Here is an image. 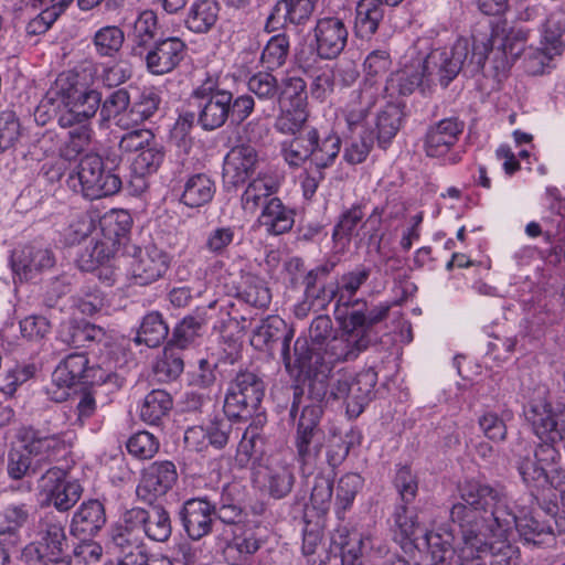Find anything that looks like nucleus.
Wrapping results in <instances>:
<instances>
[{
    "label": "nucleus",
    "instance_id": "nucleus-1",
    "mask_svg": "<svg viewBox=\"0 0 565 565\" xmlns=\"http://www.w3.org/2000/svg\"><path fill=\"white\" fill-rule=\"evenodd\" d=\"M486 44L484 41L477 42L470 60H468L469 41L467 39H458L450 47L434 49L416 65H407L392 73L386 81L384 92L391 98L407 96L424 82L427 85L440 84L447 87L460 72L466 76H475L483 65Z\"/></svg>",
    "mask_w": 565,
    "mask_h": 565
},
{
    "label": "nucleus",
    "instance_id": "nucleus-2",
    "mask_svg": "<svg viewBox=\"0 0 565 565\" xmlns=\"http://www.w3.org/2000/svg\"><path fill=\"white\" fill-rule=\"evenodd\" d=\"M460 499L478 511L488 527L502 536L513 527L526 543L542 545L554 539V527L541 512L516 515L507 494L498 488L476 480L467 481L460 489Z\"/></svg>",
    "mask_w": 565,
    "mask_h": 565
},
{
    "label": "nucleus",
    "instance_id": "nucleus-3",
    "mask_svg": "<svg viewBox=\"0 0 565 565\" xmlns=\"http://www.w3.org/2000/svg\"><path fill=\"white\" fill-rule=\"evenodd\" d=\"M524 416L542 440L534 451V458L546 469L555 466L561 459L556 444L565 440V406L551 404L546 391H542L527 403Z\"/></svg>",
    "mask_w": 565,
    "mask_h": 565
},
{
    "label": "nucleus",
    "instance_id": "nucleus-4",
    "mask_svg": "<svg viewBox=\"0 0 565 565\" xmlns=\"http://www.w3.org/2000/svg\"><path fill=\"white\" fill-rule=\"evenodd\" d=\"M392 64L391 50L385 45L370 51L365 56L364 81L359 89L352 92L344 109L345 121L351 127L359 126L365 120L375 106L381 92L379 81L391 70Z\"/></svg>",
    "mask_w": 565,
    "mask_h": 565
},
{
    "label": "nucleus",
    "instance_id": "nucleus-5",
    "mask_svg": "<svg viewBox=\"0 0 565 565\" xmlns=\"http://www.w3.org/2000/svg\"><path fill=\"white\" fill-rule=\"evenodd\" d=\"M371 277V268L359 265L354 269L344 273L338 280L335 289L331 290L329 300L335 299V316L350 317V323L361 326L369 317L384 308L383 321L388 317L392 308L391 302H380L379 305L369 307L363 298H358L356 294Z\"/></svg>",
    "mask_w": 565,
    "mask_h": 565
},
{
    "label": "nucleus",
    "instance_id": "nucleus-6",
    "mask_svg": "<svg viewBox=\"0 0 565 565\" xmlns=\"http://www.w3.org/2000/svg\"><path fill=\"white\" fill-rule=\"evenodd\" d=\"M120 161L115 151H107L105 157L95 152L84 154L76 167L82 194L96 200L119 192L122 182L116 170Z\"/></svg>",
    "mask_w": 565,
    "mask_h": 565
},
{
    "label": "nucleus",
    "instance_id": "nucleus-7",
    "mask_svg": "<svg viewBox=\"0 0 565 565\" xmlns=\"http://www.w3.org/2000/svg\"><path fill=\"white\" fill-rule=\"evenodd\" d=\"M295 367L286 370L290 376H294L301 385L303 391L307 388L308 396L305 397L307 404H320L331 391L329 376L331 366L321 358L319 352L310 348L306 338H298L294 343Z\"/></svg>",
    "mask_w": 565,
    "mask_h": 565
},
{
    "label": "nucleus",
    "instance_id": "nucleus-8",
    "mask_svg": "<svg viewBox=\"0 0 565 565\" xmlns=\"http://www.w3.org/2000/svg\"><path fill=\"white\" fill-rule=\"evenodd\" d=\"M384 310L382 308L374 312L361 326L351 324L350 317L341 316L339 320L342 323V331L324 344L323 355H321L323 361L332 367L334 363L356 359L374 341L372 329L383 321Z\"/></svg>",
    "mask_w": 565,
    "mask_h": 565
},
{
    "label": "nucleus",
    "instance_id": "nucleus-9",
    "mask_svg": "<svg viewBox=\"0 0 565 565\" xmlns=\"http://www.w3.org/2000/svg\"><path fill=\"white\" fill-rule=\"evenodd\" d=\"M198 109V124L205 131L216 130L230 118L231 92L220 87L218 78L207 76L191 93Z\"/></svg>",
    "mask_w": 565,
    "mask_h": 565
},
{
    "label": "nucleus",
    "instance_id": "nucleus-10",
    "mask_svg": "<svg viewBox=\"0 0 565 565\" xmlns=\"http://www.w3.org/2000/svg\"><path fill=\"white\" fill-rule=\"evenodd\" d=\"M265 395L263 379L252 371H239L230 382L224 401L227 417L246 420L259 408Z\"/></svg>",
    "mask_w": 565,
    "mask_h": 565
},
{
    "label": "nucleus",
    "instance_id": "nucleus-11",
    "mask_svg": "<svg viewBox=\"0 0 565 565\" xmlns=\"http://www.w3.org/2000/svg\"><path fill=\"white\" fill-rule=\"evenodd\" d=\"M377 383L374 369H365L356 374L339 373L332 382L330 397L342 399L350 417L360 416L372 399Z\"/></svg>",
    "mask_w": 565,
    "mask_h": 565
},
{
    "label": "nucleus",
    "instance_id": "nucleus-12",
    "mask_svg": "<svg viewBox=\"0 0 565 565\" xmlns=\"http://www.w3.org/2000/svg\"><path fill=\"white\" fill-rule=\"evenodd\" d=\"M52 381L60 388H70L78 383L89 384H114L120 387L116 374L105 372L99 366H89L88 358L85 353H71L65 356L55 367L52 374Z\"/></svg>",
    "mask_w": 565,
    "mask_h": 565
},
{
    "label": "nucleus",
    "instance_id": "nucleus-13",
    "mask_svg": "<svg viewBox=\"0 0 565 565\" xmlns=\"http://www.w3.org/2000/svg\"><path fill=\"white\" fill-rule=\"evenodd\" d=\"M478 511L460 499L450 509V520L457 524L461 532L462 544L459 547V565H487L483 561L484 545L480 543L481 525H479Z\"/></svg>",
    "mask_w": 565,
    "mask_h": 565
},
{
    "label": "nucleus",
    "instance_id": "nucleus-14",
    "mask_svg": "<svg viewBox=\"0 0 565 565\" xmlns=\"http://www.w3.org/2000/svg\"><path fill=\"white\" fill-rule=\"evenodd\" d=\"M66 436V433L44 426H23L17 434L22 448L36 460V463H51L65 454L71 448V441Z\"/></svg>",
    "mask_w": 565,
    "mask_h": 565
},
{
    "label": "nucleus",
    "instance_id": "nucleus-15",
    "mask_svg": "<svg viewBox=\"0 0 565 565\" xmlns=\"http://www.w3.org/2000/svg\"><path fill=\"white\" fill-rule=\"evenodd\" d=\"M109 537L111 547L122 564L138 565L143 562L147 545L139 529V521L135 520L130 509L122 512L111 526Z\"/></svg>",
    "mask_w": 565,
    "mask_h": 565
},
{
    "label": "nucleus",
    "instance_id": "nucleus-16",
    "mask_svg": "<svg viewBox=\"0 0 565 565\" xmlns=\"http://www.w3.org/2000/svg\"><path fill=\"white\" fill-rule=\"evenodd\" d=\"M465 129V122L457 117L439 120L428 127L424 150L428 157L443 158L448 164L461 161V152L455 150L456 145Z\"/></svg>",
    "mask_w": 565,
    "mask_h": 565
},
{
    "label": "nucleus",
    "instance_id": "nucleus-17",
    "mask_svg": "<svg viewBox=\"0 0 565 565\" xmlns=\"http://www.w3.org/2000/svg\"><path fill=\"white\" fill-rule=\"evenodd\" d=\"M97 72L98 66L95 63L85 61L73 70L60 73L46 92L44 99L52 105L61 103L68 107L74 100H78L87 87L94 84Z\"/></svg>",
    "mask_w": 565,
    "mask_h": 565
},
{
    "label": "nucleus",
    "instance_id": "nucleus-18",
    "mask_svg": "<svg viewBox=\"0 0 565 565\" xmlns=\"http://www.w3.org/2000/svg\"><path fill=\"white\" fill-rule=\"evenodd\" d=\"M39 489L44 497V503L53 505L58 512L70 511L83 493L81 483L67 479V471L58 467H51L42 475Z\"/></svg>",
    "mask_w": 565,
    "mask_h": 565
},
{
    "label": "nucleus",
    "instance_id": "nucleus-19",
    "mask_svg": "<svg viewBox=\"0 0 565 565\" xmlns=\"http://www.w3.org/2000/svg\"><path fill=\"white\" fill-rule=\"evenodd\" d=\"M294 338V330L278 316H268L253 330L250 344L258 351L270 352L274 345L281 341V359L286 370L295 367L294 351H290V343Z\"/></svg>",
    "mask_w": 565,
    "mask_h": 565
},
{
    "label": "nucleus",
    "instance_id": "nucleus-20",
    "mask_svg": "<svg viewBox=\"0 0 565 565\" xmlns=\"http://www.w3.org/2000/svg\"><path fill=\"white\" fill-rule=\"evenodd\" d=\"M30 515V507L25 503L9 504L0 512V565H7L10 554L22 545V530Z\"/></svg>",
    "mask_w": 565,
    "mask_h": 565
},
{
    "label": "nucleus",
    "instance_id": "nucleus-21",
    "mask_svg": "<svg viewBox=\"0 0 565 565\" xmlns=\"http://www.w3.org/2000/svg\"><path fill=\"white\" fill-rule=\"evenodd\" d=\"M177 480V467L172 461H154L141 472V478L136 489L137 498L147 504H152L158 498L167 494L173 488Z\"/></svg>",
    "mask_w": 565,
    "mask_h": 565
},
{
    "label": "nucleus",
    "instance_id": "nucleus-22",
    "mask_svg": "<svg viewBox=\"0 0 565 565\" xmlns=\"http://www.w3.org/2000/svg\"><path fill=\"white\" fill-rule=\"evenodd\" d=\"M170 265L171 256L157 245L138 247L130 266L132 280L139 286L153 284L166 275Z\"/></svg>",
    "mask_w": 565,
    "mask_h": 565
},
{
    "label": "nucleus",
    "instance_id": "nucleus-23",
    "mask_svg": "<svg viewBox=\"0 0 565 565\" xmlns=\"http://www.w3.org/2000/svg\"><path fill=\"white\" fill-rule=\"evenodd\" d=\"M313 35L317 55L322 60H333L345 49L349 31L342 18L328 15L317 20Z\"/></svg>",
    "mask_w": 565,
    "mask_h": 565
},
{
    "label": "nucleus",
    "instance_id": "nucleus-24",
    "mask_svg": "<svg viewBox=\"0 0 565 565\" xmlns=\"http://www.w3.org/2000/svg\"><path fill=\"white\" fill-rule=\"evenodd\" d=\"M186 54V44L178 36L157 40L140 56L152 75H166L175 70Z\"/></svg>",
    "mask_w": 565,
    "mask_h": 565
},
{
    "label": "nucleus",
    "instance_id": "nucleus-25",
    "mask_svg": "<svg viewBox=\"0 0 565 565\" xmlns=\"http://www.w3.org/2000/svg\"><path fill=\"white\" fill-rule=\"evenodd\" d=\"M259 154L255 146L241 143L226 154L223 166V180L226 186L244 184L256 171Z\"/></svg>",
    "mask_w": 565,
    "mask_h": 565
},
{
    "label": "nucleus",
    "instance_id": "nucleus-26",
    "mask_svg": "<svg viewBox=\"0 0 565 565\" xmlns=\"http://www.w3.org/2000/svg\"><path fill=\"white\" fill-rule=\"evenodd\" d=\"M66 545L65 523L46 513L40 521L39 539L26 544L21 556L32 558L41 556V553L64 552Z\"/></svg>",
    "mask_w": 565,
    "mask_h": 565
},
{
    "label": "nucleus",
    "instance_id": "nucleus-27",
    "mask_svg": "<svg viewBox=\"0 0 565 565\" xmlns=\"http://www.w3.org/2000/svg\"><path fill=\"white\" fill-rule=\"evenodd\" d=\"M216 505L205 498L186 500L179 511V516L188 536L194 541L209 535L212 531Z\"/></svg>",
    "mask_w": 565,
    "mask_h": 565
},
{
    "label": "nucleus",
    "instance_id": "nucleus-28",
    "mask_svg": "<svg viewBox=\"0 0 565 565\" xmlns=\"http://www.w3.org/2000/svg\"><path fill=\"white\" fill-rule=\"evenodd\" d=\"M53 265L54 257L51 250L33 244L15 248L11 255L12 270L20 280H29Z\"/></svg>",
    "mask_w": 565,
    "mask_h": 565
},
{
    "label": "nucleus",
    "instance_id": "nucleus-29",
    "mask_svg": "<svg viewBox=\"0 0 565 565\" xmlns=\"http://www.w3.org/2000/svg\"><path fill=\"white\" fill-rule=\"evenodd\" d=\"M145 509L134 507L130 509L135 520L139 521V529L143 537L158 543L167 542L172 534V523L169 512L161 504H149Z\"/></svg>",
    "mask_w": 565,
    "mask_h": 565
},
{
    "label": "nucleus",
    "instance_id": "nucleus-30",
    "mask_svg": "<svg viewBox=\"0 0 565 565\" xmlns=\"http://www.w3.org/2000/svg\"><path fill=\"white\" fill-rule=\"evenodd\" d=\"M483 518L477 515L479 525H481L480 543L484 545L482 555L491 556L490 565H516L519 561V548L508 541V534L499 536L497 531L488 527Z\"/></svg>",
    "mask_w": 565,
    "mask_h": 565
},
{
    "label": "nucleus",
    "instance_id": "nucleus-31",
    "mask_svg": "<svg viewBox=\"0 0 565 565\" xmlns=\"http://www.w3.org/2000/svg\"><path fill=\"white\" fill-rule=\"evenodd\" d=\"M106 524V513L98 500L83 502L75 511L71 521V533L86 539L96 535Z\"/></svg>",
    "mask_w": 565,
    "mask_h": 565
},
{
    "label": "nucleus",
    "instance_id": "nucleus-32",
    "mask_svg": "<svg viewBox=\"0 0 565 565\" xmlns=\"http://www.w3.org/2000/svg\"><path fill=\"white\" fill-rule=\"evenodd\" d=\"M322 415V405L305 403L303 390L295 386L289 411V418L296 428L295 433L324 431L320 425Z\"/></svg>",
    "mask_w": 565,
    "mask_h": 565
},
{
    "label": "nucleus",
    "instance_id": "nucleus-33",
    "mask_svg": "<svg viewBox=\"0 0 565 565\" xmlns=\"http://www.w3.org/2000/svg\"><path fill=\"white\" fill-rule=\"evenodd\" d=\"M543 47H527L524 57L525 71L531 75L543 74L545 67L554 56L559 55L563 50L561 38L548 31L547 21L544 24Z\"/></svg>",
    "mask_w": 565,
    "mask_h": 565
},
{
    "label": "nucleus",
    "instance_id": "nucleus-34",
    "mask_svg": "<svg viewBox=\"0 0 565 565\" xmlns=\"http://www.w3.org/2000/svg\"><path fill=\"white\" fill-rule=\"evenodd\" d=\"M158 17L152 10H145L138 14L128 32L134 56H142L158 40Z\"/></svg>",
    "mask_w": 565,
    "mask_h": 565
},
{
    "label": "nucleus",
    "instance_id": "nucleus-35",
    "mask_svg": "<svg viewBox=\"0 0 565 565\" xmlns=\"http://www.w3.org/2000/svg\"><path fill=\"white\" fill-rule=\"evenodd\" d=\"M103 99L102 93L97 88L87 87V89L74 100L58 118L61 127H73L76 124H89V120L100 108Z\"/></svg>",
    "mask_w": 565,
    "mask_h": 565
},
{
    "label": "nucleus",
    "instance_id": "nucleus-36",
    "mask_svg": "<svg viewBox=\"0 0 565 565\" xmlns=\"http://www.w3.org/2000/svg\"><path fill=\"white\" fill-rule=\"evenodd\" d=\"M262 419L252 423L244 431L238 444L235 461L241 468H255L259 465L265 452V440L260 435Z\"/></svg>",
    "mask_w": 565,
    "mask_h": 565
},
{
    "label": "nucleus",
    "instance_id": "nucleus-37",
    "mask_svg": "<svg viewBox=\"0 0 565 565\" xmlns=\"http://www.w3.org/2000/svg\"><path fill=\"white\" fill-rule=\"evenodd\" d=\"M265 480L268 493L274 499L287 497L295 483V473L292 465L271 458L265 467Z\"/></svg>",
    "mask_w": 565,
    "mask_h": 565
},
{
    "label": "nucleus",
    "instance_id": "nucleus-38",
    "mask_svg": "<svg viewBox=\"0 0 565 565\" xmlns=\"http://www.w3.org/2000/svg\"><path fill=\"white\" fill-rule=\"evenodd\" d=\"M258 222L271 235L289 232L295 223V212L286 206L279 198H271L263 207Z\"/></svg>",
    "mask_w": 565,
    "mask_h": 565
},
{
    "label": "nucleus",
    "instance_id": "nucleus-39",
    "mask_svg": "<svg viewBox=\"0 0 565 565\" xmlns=\"http://www.w3.org/2000/svg\"><path fill=\"white\" fill-rule=\"evenodd\" d=\"M306 140L311 147V160L319 169H324L333 164L341 150V139L335 134H327L321 137L316 128L310 129L306 135Z\"/></svg>",
    "mask_w": 565,
    "mask_h": 565
},
{
    "label": "nucleus",
    "instance_id": "nucleus-40",
    "mask_svg": "<svg viewBox=\"0 0 565 565\" xmlns=\"http://www.w3.org/2000/svg\"><path fill=\"white\" fill-rule=\"evenodd\" d=\"M161 98L153 88H145L134 102L127 114L120 116L116 125L128 130L140 125L154 115L160 105Z\"/></svg>",
    "mask_w": 565,
    "mask_h": 565
},
{
    "label": "nucleus",
    "instance_id": "nucleus-41",
    "mask_svg": "<svg viewBox=\"0 0 565 565\" xmlns=\"http://www.w3.org/2000/svg\"><path fill=\"white\" fill-rule=\"evenodd\" d=\"M316 4L308 0H279L268 17L267 25L301 24L311 17Z\"/></svg>",
    "mask_w": 565,
    "mask_h": 565
},
{
    "label": "nucleus",
    "instance_id": "nucleus-42",
    "mask_svg": "<svg viewBox=\"0 0 565 565\" xmlns=\"http://www.w3.org/2000/svg\"><path fill=\"white\" fill-rule=\"evenodd\" d=\"M182 188L180 202L189 207H201L211 202L215 194L214 181L205 173L186 177Z\"/></svg>",
    "mask_w": 565,
    "mask_h": 565
},
{
    "label": "nucleus",
    "instance_id": "nucleus-43",
    "mask_svg": "<svg viewBox=\"0 0 565 565\" xmlns=\"http://www.w3.org/2000/svg\"><path fill=\"white\" fill-rule=\"evenodd\" d=\"M278 190V184L273 178L259 174L253 179L241 196L242 209L254 214L258 207L265 206Z\"/></svg>",
    "mask_w": 565,
    "mask_h": 565
},
{
    "label": "nucleus",
    "instance_id": "nucleus-44",
    "mask_svg": "<svg viewBox=\"0 0 565 565\" xmlns=\"http://www.w3.org/2000/svg\"><path fill=\"white\" fill-rule=\"evenodd\" d=\"M206 309H196L193 313L185 316L172 330L171 339L168 343L184 350L201 337L202 328L207 322Z\"/></svg>",
    "mask_w": 565,
    "mask_h": 565
},
{
    "label": "nucleus",
    "instance_id": "nucleus-45",
    "mask_svg": "<svg viewBox=\"0 0 565 565\" xmlns=\"http://www.w3.org/2000/svg\"><path fill=\"white\" fill-rule=\"evenodd\" d=\"M370 537L358 531L339 527L332 535V542L341 551V565H363L362 550Z\"/></svg>",
    "mask_w": 565,
    "mask_h": 565
},
{
    "label": "nucleus",
    "instance_id": "nucleus-46",
    "mask_svg": "<svg viewBox=\"0 0 565 565\" xmlns=\"http://www.w3.org/2000/svg\"><path fill=\"white\" fill-rule=\"evenodd\" d=\"M472 39H473V43H472L471 47L469 46L468 60H470V57L475 51V46H476L477 42L484 41L487 43L486 44L487 53H486L484 61H487L489 53H491V55H492L491 64H492L494 75L495 76L504 75L510 70V67L514 63L515 58L512 55L508 54L499 45L494 49V44L499 39V26L491 28L490 33L473 35ZM484 65H486V62H483V65L478 73H480L483 70Z\"/></svg>",
    "mask_w": 565,
    "mask_h": 565
},
{
    "label": "nucleus",
    "instance_id": "nucleus-47",
    "mask_svg": "<svg viewBox=\"0 0 565 565\" xmlns=\"http://www.w3.org/2000/svg\"><path fill=\"white\" fill-rule=\"evenodd\" d=\"M384 17L381 0H360L355 10L354 30L356 36L366 39L373 35Z\"/></svg>",
    "mask_w": 565,
    "mask_h": 565
},
{
    "label": "nucleus",
    "instance_id": "nucleus-48",
    "mask_svg": "<svg viewBox=\"0 0 565 565\" xmlns=\"http://www.w3.org/2000/svg\"><path fill=\"white\" fill-rule=\"evenodd\" d=\"M404 104L388 102L377 114L376 129L379 146L383 149L392 141L401 128Z\"/></svg>",
    "mask_w": 565,
    "mask_h": 565
},
{
    "label": "nucleus",
    "instance_id": "nucleus-49",
    "mask_svg": "<svg viewBox=\"0 0 565 565\" xmlns=\"http://www.w3.org/2000/svg\"><path fill=\"white\" fill-rule=\"evenodd\" d=\"M218 12L215 0H196L189 9L185 25L194 33H206L215 25Z\"/></svg>",
    "mask_w": 565,
    "mask_h": 565
},
{
    "label": "nucleus",
    "instance_id": "nucleus-50",
    "mask_svg": "<svg viewBox=\"0 0 565 565\" xmlns=\"http://www.w3.org/2000/svg\"><path fill=\"white\" fill-rule=\"evenodd\" d=\"M173 405L171 395L163 390H153L146 395L140 406V419L153 426H159Z\"/></svg>",
    "mask_w": 565,
    "mask_h": 565
},
{
    "label": "nucleus",
    "instance_id": "nucleus-51",
    "mask_svg": "<svg viewBox=\"0 0 565 565\" xmlns=\"http://www.w3.org/2000/svg\"><path fill=\"white\" fill-rule=\"evenodd\" d=\"M364 480L359 473L349 472L342 476L335 487L334 512L339 520L345 519L356 494L363 488Z\"/></svg>",
    "mask_w": 565,
    "mask_h": 565
},
{
    "label": "nucleus",
    "instance_id": "nucleus-52",
    "mask_svg": "<svg viewBox=\"0 0 565 565\" xmlns=\"http://www.w3.org/2000/svg\"><path fill=\"white\" fill-rule=\"evenodd\" d=\"M169 334V326L159 311L148 312L141 320L135 342L149 348L159 347Z\"/></svg>",
    "mask_w": 565,
    "mask_h": 565
},
{
    "label": "nucleus",
    "instance_id": "nucleus-53",
    "mask_svg": "<svg viewBox=\"0 0 565 565\" xmlns=\"http://www.w3.org/2000/svg\"><path fill=\"white\" fill-rule=\"evenodd\" d=\"M324 431L295 433L296 458L302 466H313L324 445Z\"/></svg>",
    "mask_w": 565,
    "mask_h": 565
},
{
    "label": "nucleus",
    "instance_id": "nucleus-54",
    "mask_svg": "<svg viewBox=\"0 0 565 565\" xmlns=\"http://www.w3.org/2000/svg\"><path fill=\"white\" fill-rule=\"evenodd\" d=\"M130 214L124 210H111L99 220V227L107 243L119 244L131 228Z\"/></svg>",
    "mask_w": 565,
    "mask_h": 565
},
{
    "label": "nucleus",
    "instance_id": "nucleus-55",
    "mask_svg": "<svg viewBox=\"0 0 565 565\" xmlns=\"http://www.w3.org/2000/svg\"><path fill=\"white\" fill-rule=\"evenodd\" d=\"M363 122L364 120L359 126L353 127L348 125L352 132L359 130L358 138L351 137V140L348 142L343 151V159L349 164H359L365 161L373 148V134L364 128ZM347 124L349 122L347 121Z\"/></svg>",
    "mask_w": 565,
    "mask_h": 565
},
{
    "label": "nucleus",
    "instance_id": "nucleus-56",
    "mask_svg": "<svg viewBox=\"0 0 565 565\" xmlns=\"http://www.w3.org/2000/svg\"><path fill=\"white\" fill-rule=\"evenodd\" d=\"M92 42L97 55L115 57L125 42V32L117 25H105L95 32Z\"/></svg>",
    "mask_w": 565,
    "mask_h": 565
},
{
    "label": "nucleus",
    "instance_id": "nucleus-57",
    "mask_svg": "<svg viewBox=\"0 0 565 565\" xmlns=\"http://www.w3.org/2000/svg\"><path fill=\"white\" fill-rule=\"evenodd\" d=\"M394 522L402 540L416 542L420 537H426V530L422 527L416 511L409 509L406 503L396 507Z\"/></svg>",
    "mask_w": 565,
    "mask_h": 565
},
{
    "label": "nucleus",
    "instance_id": "nucleus-58",
    "mask_svg": "<svg viewBox=\"0 0 565 565\" xmlns=\"http://www.w3.org/2000/svg\"><path fill=\"white\" fill-rule=\"evenodd\" d=\"M179 349L170 343L163 349L162 356L154 365V373L160 381H172L178 379L184 369L183 356Z\"/></svg>",
    "mask_w": 565,
    "mask_h": 565
},
{
    "label": "nucleus",
    "instance_id": "nucleus-59",
    "mask_svg": "<svg viewBox=\"0 0 565 565\" xmlns=\"http://www.w3.org/2000/svg\"><path fill=\"white\" fill-rule=\"evenodd\" d=\"M289 49V38L285 33L274 35L264 47L260 62L267 70L274 71L279 68L286 63Z\"/></svg>",
    "mask_w": 565,
    "mask_h": 565
},
{
    "label": "nucleus",
    "instance_id": "nucleus-60",
    "mask_svg": "<svg viewBox=\"0 0 565 565\" xmlns=\"http://www.w3.org/2000/svg\"><path fill=\"white\" fill-rule=\"evenodd\" d=\"M307 84L301 77H288L279 85L277 102L279 105L307 108Z\"/></svg>",
    "mask_w": 565,
    "mask_h": 565
},
{
    "label": "nucleus",
    "instance_id": "nucleus-61",
    "mask_svg": "<svg viewBox=\"0 0 565 565\" xmlns=\"http://www.w3.org/2000/svg\"><path fill=\"white\" fill-rule=\"evenodd\" d=\"M164 154L163 146L154 139L134 159L135 172L140 175L157 172L164 160Z\"/></svg>",
    "mask_w": 565,
    "mask_h": 565
},
{
    "label": "nucleus",
    "instance_id": "nucleus-62",
    "mask_svg": "<svg viewBox=\"0 0 565 565\" xmlns=\"http://www.w3.org/2000/svg\"><path fill=\"white\" fill-rule=\"evenodd\" d=\"M74 0H58L53 6L42 10L35 18L26 24L28 35H40L45 33L57 18L73 3Z\"/></svg>",
    "mask_w": 565,
    "mask_h": 565
},
{
    "label": "nucleus",
    "instance_id": "nucleus-63",
    "mask_svg": "<svg viewBox=\"0 0 565 565\" xmlns=\"http://www.w3.org/2000/svg\"><path fill=\"white\" fill-rule=\"evenodd\" d=\"M280 113L275 121V129L285 135L299 132L308 119V109L279 105Z\"/></svg>",
    "mask_w": 565,
    "mask_h": 565
},
{
    "label": "nucleus",
    "instance_id": "nucleus-64",
    "mask_svg": "<svg viewBox=\"0 0 565 565\" xmlns=\"http://www.w3.org/2000/svg\"><path fill=\"white\" fill-rule=\"evenodd\" d=\"M363 217V205L360 203L353 204L351 207L344 210L334 225L332 233L333 241H345V243H349Z\"/></svg>",
    "mask_w": 565,
    "mask_h": 565
}]
</instances>
